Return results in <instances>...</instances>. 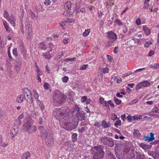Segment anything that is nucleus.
Returning a JSON list of instances; mask_svg holds the SVG:
<instances>
[{
	"instance_id": "6e6552de",
	"label": "nucleus",
	"mask_w": 159,
	"mask_h": 159,
	"mask_svg": "<svg viewBox=\"0 0 159 159\" xmlns=\"http://www.w3.org/2000/svg\"><path fill=\"white\" fill-rule=\"evenodd\" d=\"M23 94L26 98L27 101L30 103L32 102V97L31 91L27 88L23 89Z\"/></svg>"
},
{
	"instance_id": "0e129e2a",
	"label": "nucleus",
	"mask_w": 159,
	"mask_h": 159,
	"mask_svg": "<svg viewBox=\"0 0 159 159\" xmlns=\"http://www.w3.org/2000/svg\"><path fill=\"white\" fill-rule=\"evenodd\" d=\"M4 111L1 109H0V117H2L4 116Z\"/></svg>"
},
{
	"instance_id": "dca6fc26",
	"label": "nucleus",
	"mask_w": 159,
	"mask_h": 159,
	"mask_svg": "<svg viewBox=\"0 0 159 159\" xmlns=\"http://www.w3.org/2000/svg\"><path fill=\"white\" fill-rule=\"evenodd\" d=\"M102 126L104 128H107L111 127L109 122L104 120H103L102 122Z\"/></svg>"
},
{
	"instance_id": "bf43d9fd",
	"label": "nucleus",
	"mask_w": 159,
	"mask_h": 159,
	"mask_svg": "<svg viewBox=\"0 0 159 159\" xmlns=\"http://www.w3.org/2000/svg\"><path fill=\"white\" fill-rule=\"evenodd\" d=\"M8 56L9 59V60L10 61H12L14 60V59H13L11 56V54L10 53V52H7Z\"/></svg>"
},
{
	"instance_id": "f3484780",
	"label": "nucleus",
	"mask_w": 159,
	"mask_h": 159,
	"mask_svg": "<svg viewBox=\"0 0 159 159\" xmlns=\"http://www.w3.org/2000/svg\"><path fill=\"white\" fill-rule=\"evenodd\" d=\"M143 30L144 31V33L146 35H148L150 34V30L146 25L143 26Z\"/></svg>"
},
{
	"instance_id": "680f3d73",
	"label": "nucleus",
	"mask_w": 159,
	"mask_h": 159,
	"mask_svg": "<svg viewBox=\"0 0 159 159\" xmlns=\"http://www.w3.org/2000/svg\"><path fill=\"white\" fill-rule=\"evenodd\" d=\"M135 30L134 28L132 29H130L128 32V33L129 34H130L132 33H134V31H135Z\"/></svg>"
},
{
	"instance_id": "2f4dec72",
	"label": "nucleus",
	"mask_w": 159,
	"mask_h": 159,
	"mask_svg": "<svg viewBox=\"0 0 159 159\" xmlns=\"http://www.w3.org/2000/svg\"><path fill=\"white\" fill-rule=\"evenodd\" d=\"M142 118L141 115H134L133 116V119L134 120H137Z\"/></svg>"
},
{
	"instance_id": "9b49d317",
	"label": "nucleus",
	"mask_w": 159,
	"mask_h": 159,
	"mask_svg": "<svg viewBox=\"0 0 159 159\" xmlns=\"http://www.w3.org/2000/svg\"><path fill=\"white\" fill-rule=\"evenodd\" d=\"M7 20L14 27L15 26L16 19L15 17L12 15H11L10 16Z\"/></svg>"
},
{
	"instance_id": "6e6d98bb",
	"label": "nucleus",
	"mask_w": 159,
	"mask_h": 159,
	"mask_svg": "<svg viewBox=\"0 0 159 159\" xmlns=\"http://www.w3.org/2000/svg\"><path fill=\"white\" fill-rule=\"evenodd\" d=\"M75 59H76V58L75 57L72 58H67L65 60V61H74L75 60Z\"/></svg>"
},
{
	"instance_id": "8fccbe9b",
	"label": "nucleus",
	"mask_w": 159,
	"mask_h": 159,
	"mask_svg": "<svg viewBox=\"0 0 159 159\" xmlns=\"http://www.w3.org/2000/svg\"><path fill=\"white\" fill-rule=\"evenodd\" d=\"M36 71L37 73V75H41L42 74V72L40 70V68L37 69H36Z\"/></svg>"
},
{
	"instance_id": "b1692460",
	"label": "nucleus",
	"mask_w": 159,
	"mask_h": 159,
	"mask_svg": "<svg viewBox=\"0 0 159 159\" xmlns=\"http://www.w3.org/2000/svg\"><path fill=\"white\" fill-rule=\"evenodd\" d=\"M32 93L36 100L39 99V94L37 92V91L35 90L34 89L33 90Z\"/></svg>"
},
{
	"instance_id": "de8ad7c7",
	"label": "nucleus",
	"mask_w": 159,
	"mask_h": 159,
	"mask_svg": "<svg viewBox=\"0 0 159 159\" xmlns=\"http://www.w3.org/2000/svg\"><path fill=\"white\" fill-rule=\"evenodd\" d=\"M13 54L15 55L16 57L17 56V49L16 48H15L13 50Z\"/></svg>"
},
{
	"instance_id": "39448f33",
	"label": "nucleus",
	"mask_w": 159,
	"mask_h": 159,
	"mask_svg": "<svg viewBox=\"0 0 159 159\" xmlns=\"http://www.w3.org/2000/svg\"><path fill=\"white\" fill-rule=\"evenodd\" d=\"M53 115L57 119L60 120L67 117L68 113L65 112L61 108H58L54 109Z\"/></svg>"
},
{
	"instance_id": "13d9d810",
	"label": "nucleus",
	"mask_w": 159,
	"mask_h": 159,
	"mask_svg": "<svg viewBox=\"0 0 159 159\" xmlns=\"http://www.w3.org/2000/svg\"><path fill=\"white\" fill-rule=\"evenodd\" d=\"M105 101L104 100V98H103L100 97L99 99V102L100 104H103V102Z\"/></svg>"
},
{
	"instance_id": "6ab92c4d",
	"label": "nucleus",
	"mask_w": 159,
	"mask_h": 159,
	"mask_svg": "<svg viewBox=\"0 0 159 159\" xmlns=\"http://www.w3.org/2000/svg\"><path fill=\"white\" fill-rule=\"evenodd\" d=\"M42 56L46 59L49 60L52 56L49 53V52H47L43 53Z\"/></svg>"
},
{
	"instance_id": "4d7b16f0",
	"label": "nucleus",
	"mask_w": 159,
	"mask_h": 159,
	"mask_svg": "<svg viewBox=\"0 0 159 159\" xmlns=\"http://www.w3.org/2000/svg\"><path fill=\"white\" fill-rule=\"evenodd\" d=\"M44 3L46 5H48L51 3V2L49 0H45L44 2Z\"/></svg>"
},
{
	"instance_id": "603ef678",
	"label": "nucleus",
	"mask_w": 159,
	"mask_h": 159,
	"mask_svg": "<svg viewBox=\"0 0 159 159\" xmlns=\"http://www.w3.org/2000/svg\"><path fill=\"white\" fill-rule=\"evenodd\" d=\"M144 156L143 155H138L136 159H144Z\"/></svg>"
},
{
	"instance_id": "f03ea898",
	"label": "nucleus",
	"mask_w": 159,
	"mask_h": 159,
	"mask_svg": "<svg viewBox=\"0 0 159 159\" xmlns=\"http://www.w3.org/2000/svg\"><path fill=\"white\" fill-rule=\"evenodd\" d=\"M25 119L27 122L25 123L23 126L24 131L30 134H33L36 130V127L33 125L32 120L29 115L27 114Z\"/></svg>"
},
{
	"instance_id": "5701e85b",
	"label": "nucleus",
	"mask_w": 159,
	"mask_h": 159,
	"mask_svg": "<svg viewBox=\"0 0 159 159\" xmlns=\"http://www.w3.org/2000/svg\"><path fill=\"white\" fill-rule=\"evenodd\" d=\"M18 132L17 129H13L11 131V134L12 137H14L16 135Z\"/></svg>"
},
{
	"instance_id": "c756f323",
	"label": "nucleus",
	"mask_w": 159,
	"mask_h": 159,
	"mask_svg": "<svg viewBox=\"0 0 159 159\" xmlns=\"http://www.w3.org/2000/svg\"><path fill=\"white\" fill-rule=\"evenodd\" d=\"M143 84L142 82L139 83L136 86V89H139L143 88Z\"/></svg>"
},
{
	"instance_id": "a18cd8bd",
	"label": "nucleus",
	"mask_w": 159,
	"mask_h": 159,
	"mask_svg": "<svg viewBox=\"0 0 159 159\" xmlns=\"http://www.w3.org/2000/svg\"><path fill=\"white\" fill-rule=\"evenodd\" d=\"M69 78L67 76H65L63 77L62 78V81L63 82L66 83L68 80Z\"/></svg>"
},
{
	"instance_id": "c9c22d12",
	"label": "nucleus",
	"mask_w": 159,
	"mask_h": 159,
	"mask_svg": "<svg viewBox=\"0 0 159 159\" xmlns=\"http://www.w3.org/2000/svg\"><path fill=\"white\" fill-rule=\"evenodd\" d=\"M114 100L116 105H119L121 102V101L118 99L116 97L114 98Z\"/></svg>"
},
{
	"instance_id": "473e14b6",
	"label": "nucleus",
	"mask_w": 159,
	"mask_h": 159,
	"mask_svg": "<svg viewBox=\"0 0 159 159\" xmlns=\"http://www.w3.org/2000/svg\"><path fill=\"white\" fill-rule=\"evenodd\" d=\"M152 40H150L149 41H147L144 45L145 47L146 48L148 47L152 43Z\"/></svg>"
},
{
	"instance_id": "4be33fe9",
	"label": "nucleus",
	"mask_w": 159,
	"mask_h": 159,
	"mask_svg": "<svg viewBox=\"0 0 159 159\" xmlns=\"http://www.w3.org/2000/svg\"><path fill=\"white\" fill-rule=\"evenodd\" d=\"M3 15L4 17L7 20L10 16V15L7 11L6 10H4L3 11Z\"/></svg>"
},
{
	"instance_id": "20e7f679",
	"label": "nucleus",
	"mask_w": 159,
	"mask_h": 159,
	"mask_svg": "<svg viewBox=\"0 0 159 159\" xmlns=\"http://www.w3.org/2000/svg\"><path fill=\"white\" fill-rule=\"evenodd\" d=\"M72 113L73 114H76V117L74 119L75 121H77L78 124L79 121H81L84 120L85 119V114L84 112H83L80 110L79 107L76 105L74 109V110L72 111Z\"/></svg>"
},
{
	"instance_id": "e2e57ef3",
	"label": "nucleus",
	"mask_w": 159,
	"mask_h": 159,
	"mask_svg": "<svg viewBox=\"0 0 159 159\" xmlns=\"http://www.w3.org/2000/svg\"><path fill=\"white\" fill-rule=\"evenodd\" d=\"M154 52L153 51L151 50L148 53V56H149L151 57L154 54Z\"/></svg>"
},
{
	"instance_id": "a211bd4d",
	"label": "nucleus",
	"mask_w": 159,
	"mask_h": 159,
	"mask_svg": "<svg viewBox=\"0 0 159 159\" xmlns=\"http://www.w3.org/2000/svg\"><path fill=\"white\" fill-rule=\"evenodd\" d=\"M71 3L70 2H67L64 5L65 9L66 10H69L71 8Z\"/></svg>"
},
{
	"instance_id": "a878e982",
	"label": "nucleus",
	"mask_w": 159,
	"mask_h": 159,
	"mask_svg": "<svg viewBox=\"0 0 159 159\" xmlns=\"http://www.w3.org/2000/svg\"><path fill=\"white\" fill-rule=\"evenodd\" d=\"M39 47L43 50H46L47 48V45L45 43H40L39 44Z\"/></svg>"
},
{
	"instance_id": "4468645a",
	"label": "nucleus",
	"mask_w": 159,
	"mask_h": 159,
	"mask_svg": "<svg viewBox=\"0 0 159 159\" xmlns=\"http://www.w3.org/2000/svg\"><path fill=\"white\" fill-rule=\"evenodd\" d=\"M145 141L148 142L152 141L155 139L154 134L152 132H151L150 133V137L146 136L145 137Z\"/></svg>"
},
{
	"instance_id": "69168bd1",
	"label": "nucleus",
	"mask_w": 159,
	"mask_h": 159,
	"mask_svg": "<svg viewBox=\"0 0 159 159\" xmlns=\"http://www.w3.org/2000/svg\"><path fill=\"white\" fill-rule=\"evenodd\" d=\"M68 39H64L62 40L63 42L65 44H67L68 43Z\"/></svg>"
},
{
	"instance_id": "1a4fd4ad",
	"label": "nucleus",
	"mask_w": 159,
	"mask_h": 159,
	"mask_svg": "<svg viewBox=\"0 0 159 159\" xmlns=\"http://www.w3.org/2000/svg\"><path fill=\"white\" fill-rule=\"evenodd\" d=\"M39 129L40 132V136L42 139H45L47 138L48 134L46 129H44L43 126H40Z\"/></svg>"
},
{
	"instance_id": "7ed1b4c3",
	"label": "nucleus",
	"mask_w": 159,
	"mask_h": 159,
	"mask_svg": "<svg viewBox=\"0 0 159 159\" xmlns=\"http://www.w3.org/2000/svg\"><path fill=\"white\" fill-rule=\"evenodd\" d=\"M103 147L100 145L96 146L92 148L91 152L94 154L93 159H101L103 157L104 152L102 150Z\"/></svg>"
},
{
	"instance_id": "ddd939ff",
	"label": "nucleus",
	"mask_w": 159,
	"mask_h": 159,
	"mask_svg": "<svg viewBox=\"0 0 159 159\" xmlns=\"http://www.w3.org/2000/svg\"><path fill=\"white\" fill-rule=\"evenodd\" d=\"M26 99L23 94L18 95L16 98V101L18 103H20Z\"/></svg>"
},
{
	"instance_id": "49530a36",
	"label": "nucleus",
	"mask_w": 159,
	"mask_h": 159,
	"mask_svg": "<svg viewBox=\"0 0 159 159\" xmlns=\"http://www.w3.org/2000/svg\"><path fill=\"white\" fill-rule=\"evenodd\" d=\"M132 119H133V116H132L130 115H128V116L127 117L128 121L129 122H131Z\"/></svg>"
},
{
	"instance_id": "2eb2a0df",
	"label": "nucleus",
	"mask_w": 159,
	"mask_h": 159,
	"mask_svg": "<svg viewBox=\"0 0 159 159\" xmlns=\"http://www.w3.org/2000/svg\"><path fill=\"white\" fill-rule=\"evenodd\" d=\"M2 22L3 25H4L6 31L8 32L11 31V29L9 26V24L7 23V22L4 19L2 20Z\"/></svg>"
},
{
	"instance_id": "f704fd0d",
	"label": "nucleus",
	"mask_w": 159,
	"mask_h": 159,
	"mask_svg": "<svg viewBox=\"0 0 159 159\" xmlns=\"http://www.w3.org/2000/svg\"><path fill=\"white\" fill-rule=\"evenodd\" d=\"M121 125V121L120 120H119L116 121L115 124L114 126L116 128H118V126H120Z\"/></svg>"
},
{
	"instance_id": "7c9ffc66",
	"label": "nucleus",
	"mask_w": 159,
	"mask_h": 159,
	"mask_svg": "<svg viewBox=\"0 0 159 159\" xmlns=\"http://www.w3.org/2000/svg\"><path fill=\"white\" fill-rule=\"evenodd\" d=\"M39 115V112L37 111L34 112L32 113L31 117L32 118L35 119L37 117V116Z\"/></svg>"
},
{
	"instance_id": "423d86ee",
	"label": "nucleus",
	"mask_w": 159,
	"mask_h": 159,
	"mask_svg": "<svg viewBox=\"0 0 159 159\" xmlns=\"http://www.w3.org/2000/svg\"><path fill=\"white\" fill-rule=\"evenodd\" d=\"M53 98L57 101L60 102H62L66 98V96L63 94H61L59 90H56L53 93Z\"/></svg>"
},
{
	"instance_id": "ea45409f",
	"label": "nucleus",
	"mask_w": 159,
	"mask_h": 159,
	"mask_svg": "<svg viewBox=\"0 0 159 159\" xmlns=\"http://www.w3.org/2000/svg\"><path fill=\"white\" fill-rule=\"evenodd\" d=\"M88 65L87 64L84 65L80 67V69L81 70H84L86 69L88 67Z\"/></svg>"
},
{
	"instance_id": "c03bdc74",
	"label": "nucleus",
	"mask_w": 159,
	"mask_h": 159,
	"mask_svg": "<svg viewBox=\"0 0 159 159\" xmlns=\"http://www.w3.org/2000/svg\"><path fill=\"white\" fill-rule=\"evenodd\" d=\"M49 86V84L47 83H45L43 85V87L46 90H47L48 89Z\"/></svg>"
},
{
	"instance_id": "0eeeda50",
	"label": "nucleus",
	"mask_w": 159,
	"mask_h": 159,
	"mask_svg": "<svg viewBox=\"0 0 159 159\" xmlns=\"http://www.w3.org/2000/svg\"><path fill=\"white\" fill-rule=\"evenodd\" d=\"M100 140L105 145L110 147H112L114 145V142L112 139L111 138L105 136L102 137L100 138Z\"/></svg>"
},
{
	"instance_id": "37998d69",
	"label": "nucleus",
	"mask_w": 159,
	"mask_h": 159,
	"mask_svg": "<svg viewBox=\"0 0 159 159\" xmlns=\"http://www.w3.org/2000/svg\"><path fill=\"white\" fill-rule=\"evenodd\" d=\"M109 70V69L108 67H105L102 70V72L104 74L107 73Z\"/></svg>"
},
{
	"instance_id": "f8f14e48",
	"label": "nucleus",
	"mask_w": 159,
	"mask_h": 159,
	"mask_svg": "<svg viewBox=\"0 0 159 159\" xmlns=\"http://www.w3.org/2000/svg\"><path fill=\"white\" fill-rule=\"evenodd\" d=\"M159 113V110L158 108L156 107L153 108L152 111L148 113V115L151 116H154L156 115L155 113Z\"/></svg>"
},
{
	"instance_id": "aec40b11",
	"label": "nucleus",
	"mask_w": 159,
	"mask_h": 159,
	"mask_svg": "<svg viewBox=\"0 0 159 159\" xmlns=\"http://www.w3.org/2000/svg\"><path fill=\"white\" fill-rule=\"evenodd\" d=\"M38 105L40 108L42 110H43L44 109V107L43 103L39 100L38 99L36 100Z\"/></svg>"
},
{
	"instance_id": "a19ab883",
	"label": "nucleus",
	"mask_w": 159,
	"mask_h": 159,
	"mask_svg": "<svg viewBox=\"0 0 159 159\" xmlns=\"http://www.w3.org/2000/svg\"><path fill=\"white\" fill-rule=\"evenodd\" d=\"M108 155V159H116L114 156L111 153L109 152Z\"/></svg>"
},
{
	"instance_id": "052dcab7",
	"label": "nucleus",
	"mask_w": 159,
	"mask_h": 159,
	"mask_svg": "<svg viewBox=\"0 0 159 159\" xmlns=\"http://www.w3.org/2000/svg\"><path fill=\"white\" fill-rule=\"evenodd\" d=\"M149 6V3H144V6L143 7V8L144 9H146L148 8Z\"/></svg>"
},
{
	"instance_id": "9d476101",
	"label": "nucleus",
	"mask_w": 159,
	"mask_h": 159,
	"mask_svg": "<svg viewBox=\"0 0 159 159\" xmlns=\"http://www.w3.org/2000/svg\"><path fill=\"white\" fill-rule=\"evenodd\" d=\"M109 39L113 41L116 40L117 38V35L111 31H109L107 33Z\"/></svg>"
},
{
	"instance_id": "5fc2aeb1",
	"label": "nucleus",
	"mask_w": 159,
	"mask_h": 159,
	"mask_svg": "<svg viewBox=\"0 0 159 159\" xmlns=\"http://www.w3.org/2000/svg\"><path fill=\"white\" fill-rule=\"evenodd\" d=\"M108 104L110 105L111 107H114L115 106V105L113 102L111 100H110L108 101Z\"/></svg>"
},
{
	"instance_id": "4c0bfd02",
	"label": "nucleus",
	"mask_w": 159,
	"mask_h": 159,
	"mask_svg": "<svg viewBox=\"0 0 159 159\" xmlns=\"http://www.w3.org/2000/svg\"><path fill=\"white\" fill-rule=\"evenodd\" d=\"M77 135V134L76 133H74L72 134V140L73 142H75L76 140Z\"/></svg>"
},
{
	"instance_id": "864d4df0",
	"label": "nucleus",
	"mask_w": 159,
	"mask_h": 159,
	"mask_svg": "<svg viewBox=\"0 0 159 159\" xmlns=\"http://www.w3.org/2000/svg\"><path fill=\"white\" fill-rule=\"evenodd\" d=\"M136 23L137 25H138L141 24V21L139 18H137L136 20Z\"/></svg>"
},
{
	"instance_id": "58836bf2",
	"label": "nucleus",
	"mask_w": 159,
	"mask_h": 159,
	"mask_svg": "<svg viewBox=\"0 0 159 159\" xmlns=\"http://www.w3.org/2000/svg\"><path fill=\"white\" fill-rule=\"evenodd\" d=\"M102 104V106L105 107L107 109H109L110 108L109 105L108 104V102H107L106 101H105L104 102H103Z\"/></svg>"
},
{
	"instance_id": "bb28decb",
	"label": "nucleus",
	"mask_w": 159,
	"mask_h": 159,
	"mask_svg": "<svg viewBox=\"0 0 159 159\" xmlns=\"http://www.w3.org/2000/svg\"><path fill=\"white\" fill-rule=\"evenodd\" d=\"M75 21L74 19L72 18H68L65 21L66 25L68 24L74 22Z\"/></svg>"
},
{
	"instance_id": "f257e3e1",
	"label": "nucleus",
	"mask_w": 159,
	"mask_h": 159,
	"mask_svg": "<svg viewBox=\"0 0 159 159\" xmlns=\"http://www.w3.org/2000/svg\"><path fill=\"white\" fill-rule=\"evenodd\" d=\"M73 117L70 118L68 116L62 120V127L67 130H71L75 129L78 125L77 121L73 120Z\"/></svg>"
},
{
	"instance_id": "338daca9",
	"label": "nucleus",
	"mask_w": 159,
	"mask_h": 159,
	"mask_svg": "<svg viewBox=\"0 0 159 159\" xmlns=\"http://www.w3.org/2000/svg\"><path fill=\"white\" fill-rule=\"evenodd\" d=\"M154 69H157L159 68V64L157 63L154 64Z\"/></svg>"
},
{
	"instance_id": "79ce46f5",
	"label": "nucleus",
	"mask_w": 159,
	"mask_h": 159,
	"mask_svg": "<svg viewBox=\"0 0 159 159\" xmlns=\"http://www.w3.org/2000/svg\"><path fill=\"white\" fill-rule=\"evenodd\" d=\"M117 118L116 115L114 113H113L111 115V119L113 120H115Z\"/></svg>"
},
{
	"instance_id": "412c9836",
	"label": "nucleus",
	"mask_w": 159,
	"mask_h": 159,
	"mask_svg": "<svg viewBox=\"0 0 159 159\" xmlns=\"http://www.w3.org/2000/svg\"><path fill=\"white\" fill-rule=\"evenodd\" d=\"M30 153L29 152H26L23 154L22 157V159H28L30 157Z\"/></svg>"
},
{
	"instance_id": "c85d7f7f",
	"label": "nucleus",
	"mask_w": 159,
	"mask_h": 159,
	"mask_svg": "<svg viewBox=\"0 0 159 159\" xmlns=\"http://www.w3.org/2000/svg\"><path fill=\"white\" fill-rule=\"evenodd\" d=\"M143 84L144 87H147L149 86L151 84L150 82L147 80H145L142 82Z\"/></svg>"
},
{
	"instance_id": "774afa93",
	"label": "nucleus",
	"mask_w": 159,
	"mask_h": 159,
	"mask_svg": "<svg viewBox=\"0 0 159 159\" xmlns=\"http://www.w3.org/2000/svg\"><path fill=\"white\" fill-rule=\"evenodd\" d=\"M155 48L158 50L159 49V42H157L155 45Z\"/></svg>"
},
{
	"instance_id": "3c124183",
	"label": "nucleus",
	"mask_w": 159,
	"mask_h": 159,
	"mask_svg": "<svg viewBox=\"0 0 159 159\" xmlns=\"http://www.w3.org/2000/svg\"><path fill=\"white\" fill-rule=\"evenodd\" d=\"M115 22L118 25H122V22L119 20H115Z\"/></svg>"
},
{
	"instance_id": "72a5a7b5",
	"label": "nucleus",
	"mask_w": 159,
	"mask_h": 159,
	"mask_svg": "<svg viewBox=\"0 0 159 159\" xmlns=\"http://www.w3.org/2000/svg\"><path fill=\"white\" fill-rule=\"evenodd\" d=\"M133 134L134 136L136 137H138L140 135L139 131L137 129H135L134 130Z\"/></svg>"
},
{
	"instance_id": "cd10ccee",
	"label": "nucleus",
	"mask_w": 159,
	"mask_h": 159,
	"mask_svg": "<svg viewBox=\"0 0 159 159\" xmlns=\"http://www.w3.org/2000/svg\"><path fill=\"white\" fill-rule=\"evenodd\" d=\"M90 31L89 29H87L85 30V31L83 33V35L84 37H87Z\"/></svg>"
},
{
	"instance_id": "e433bc0d",
	"label": "nucleus",
	"mask_w": 159,
	"mask_h": 159,
	"mask_svg": "<svg viewBox=\"0 0 159 159\" xmlns=\"http://www.w3.org/2000/svg\"><path fill=\"white\" fill-rule=\"evenodd\" d=\"M139 145L143 149H146L149 148V146H147V145L143 143H141L139 144Z\"/></svg>"
},
{
	"instance_id": "393cba45",
	"label": "nucleus",
	"mask_w": 159,
	"mask_h": 159,
	"mask_svg": "<svg viewBox=\"0 0 159 159\" xmlns=\"http://www.w3.org/2000/svg\"><path fill=\"white\" fill-rule=\"evenodd\" d=\"M24 117V115L23 113H21L18 117L17 121L18 122V124L20 125L21 122L20 120L22 119Z\"/></svg>"
},
{
	"instance_id": "09e8293b",
	"label": "nucleus",
	"mask_w": 159,
	"mask_h": 159,
	"mask_svg": "<svg viewBox=\"0 0 159 159\" xmlns=\"http://www.w3.org/2000/svg\"><path fill=\"white\" fill-rule=\"evenodd\" d=\"M87 98L86 96H84L82 97L81 99V102L82 103L84 102L85 101H86L87 100Z\"/></svg>"
}]
</instances>
